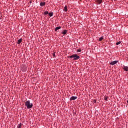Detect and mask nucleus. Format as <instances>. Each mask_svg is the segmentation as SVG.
<instances>
[{
    "label": "nucleus",
    "mask_w": 128,
    "mask_h": 128,
    "mask_svg": "<svg viewBox=\"0 0 128 128\" xmlns=\"http://www.w3.org/2000/svg\"><path fill=\"white\" fill-rule=\"evenodd\" d=\"M46 2H41L40 4V6H46Z\"/></svg>",
    "instance_id": "6e6552de"
},
{
    "label": "nucleus",
    "mask_w": 128,
    "mask_h": 128,
    "mask_svg": "<svg viewBox=\"0 0 128 128\" xmlns=\"http://www.w3.org/2000/svg\"><path fill=\"white\" fill-rule=\"evenodd\" d=\"M104 100H105L106 102H108V96L104 97Z\"/></svg>",
    "instance_id": "2eb2a0df"
},
{
    "label": "nucleus",
    "mask_w": 128,
    "mask_h": 128,
    "mask_svg": "<svg viewBox=\"0 0 128 128\" xmlns=\"http://www.w3.org/2000/svg\"><path fill=\"white\" fill-rule=\"evenodd\" d=\"M122 44V42H119L116 44V46H120Z\"/></svg>",
    "instance_id": "a211bd4d"
},
{
    "label": "nucleus",
    "mask_w": 128,
    "mask_h": 128,
    "mask_svg": "<svg viewBox=\"0 0 128 128\" xmlns=\"http://www.w3.org/2000/svg\"><path fill=\"white\" fill-rule=\"evenodd\" d=\"M78 100V97H76V96H72L70 98V102H72V100Z\"/></svg>",
    "instance_id": "39448f33"
},
{
    "label": "nucleus",
    "mask_w": 128,
    "mask_h": 128,
    "mask_svg": "<svg viewBox=\"0 0 128 128\" xmlns=\"http://www.w3.org/2000/svg\"><path fill=\"white\" fill-rule=\"evenodd\" d=\"M26 106L27 107L28 110H30V108H32L34 107V104H30V101L28 100L25 104Z\"/></svg>",
    "instance_id": "f03ea898"
},
{
    "label": "nucleus",
    "mask_w": 128,
    "mask_h": 128,
    "mask_svg": "<svg viewBox=\"0 0 128 128\" xmlns=\"http://www.w3.org/2000/svg\"><path fill=\"white\" fill-rule=\"evenodd\" d=\"M22 39L21 38V39L18 40V44H22Z\"/></svg>",
    "instance_id": "1a4fd4ad"
},
{
    "label": "nucleus",
    "mask_w": 128,
    "mask_h": 128,
    "mask_svg": "<svg viewBox=\"0 0 128 128\" xmlns=\"http://www.w3.org/2000/svg\"><path fill=\"white\" fill-rule=\"evenodd\" d=\"M32 2L30 1V3L32 4Z\"/></svg>",
    "instance_id": "4be33fe9"
},
{
    "label": "nucleus",
    "mask_w": 128,
    "mask_h": 128,
    "mask_svg": "<svg viewBox=\"0 0 128 128\" xmlns=\"http://www.w3.org/2000/svg\"><path fill=\"white\" fill-rule=\"evenodd\" d=\"M68 58H71V60H72L75 62L76 60H80V56H78L76 54H73L71 56H68Z\"/></svg>",
    "instance_id": "f257e3e1"
},
{
    "label": "nucleus",
    "mask_w": 128,
    "mask_h": 128,
    "mask_svg": "<svg viewBox=\"0 0 128 128\" xmlns=\"http://www.w3.org/2000/svg\"><path fill=\"white\" fill-rule=\"evenodd\" d=\"M96 4H102L104 2L102 0H96Z\"/></svg>",
    "instance_id": "20e7f679"
},
{
    "label": "nucleus",
    "mask_w": 128,
    "mask_h": 128,
    "mask_svg": "<svg viewBox=\"0 0 128 128\" xmlns=\"http://www.w3.org/2000/svg\"><path fill=\"white\" fill-rule=\"evenodd\" d=\"M22 126H24V124L20 123V124H19L17 127V128H22Z\"/></svg>",
    "instance_id": "9b49d317"
},
{
    "label": "nucleus",
    "mask_w": 128,
    "mask_h": 128,
    "mask_svg": "<svg viewBox=\"0 0 128 128\" xmlns=\"http://www.w3.org/2000/svg\"><path fill=\"white\" fill-rule=\"evenodd\" d=\"M64 12H68V6H66L64 8Z\"/></svg>",
    "instance_id": "f8f14e48"
},
{
    "label": "nucleus",
    "mask_w": 128,
    "mask_h": 128,
    "mask_svg": "<svg viewBox=\"0 0 128 128\" xmlns=\"http://www.w3.org/2000/svg\"><path fill=\"white\" fill-rule=\"evenodd\" d=\"M118 61H114V62H112L110 64H111V66H114V65L116 64H118Z\"/></svg>",
    "instance_id": "423d86ee"
},
{
    "label": "nucleus",
    "mask_w": 128,
    "mask_h": 128,
    "mask_svg": "<svg viewBox=\"0 0 128 128\" xmlns=\"http://www.w3.org/2000/svg\"><path fill=\"white\" fill-rule=\"evenodd\" d=\"M49 14L50 13H48V12H44V14L45 16H48V14Z\"/></svg>",
    "instance_id": "f3484780"
},
{
    "label": "nucleus",
    "mask_w": 128,
    "mask_h": 128,
    "mask_svg": "<svg viewBox=\"0 0 128 128\" xmlns=\"http://www.w3.org/2000/svg\"><path fill=\"white\" fill-rule=\"evenodd\" d=\"M104 40V37H102L99 39V42H102Z\"/></svg>",
    "instance_id": "dca6fc26"
},
{
    "label": "nucleus",
    "mask_w": 128,
    "mask_h": 128,
    "mask_svg": "<svg viewBox=\"0 0 128 128\" xmlns=\"http://www.w3.org/2000/svg\"><path fill=\"white\" fill-rule=\"evenodd\" d=\"M94 102V104H96V100H94V102Z\"/></svg>",
    "instance_id": "412c9836"
},
{
    "label": "nucleus",
    "mask_w": 128,
    "mask_h": 128,
    "mask_svg": "<svg viewBox=\"0 0 128 128\" xmlns=\"http://www.w3.org/2000/svg\"><path fill=\"white\" fill-rule=\"evenodd\" d=\"M49 16H50V18H52V16H54V12H52L49 13Z\"/></svg>",
    "instance_id": "ddd939ff"
},
{
    "label": "nucleus",
    "mask_w": 128,
    "mask_h": 128,
    "mask_svg": "<svg viewBox=\"0 0 128 128\" xmlns=\"http://www.w3.org/2000/svg\"><path fill=\"white\" fill-rule=\"evenodd\" d=\"M124 70L125 72H128V66H124Z\"/></svg>",
    "instance_id": "4468645a"
},
{
    "label": "nucleus",
    "mask_w": 128,
    "mask_h": 128,
    "mask_svg": "<svg viewBox=\"0 0 128 128\" xmlns=\"http://www.w3.org/2000/svg\"><path fill=\"white\" fill-rule=\"evenodd\" d=\"M60 28H62L61 26H58L55 29V32H58V30H60Z\"/></svg>",
    "instance_id": "9d476101"
},
{
    "label": "nucleus",
    "mask_w": 128,
    "mask_h": 128,
    "mask_svg": "<svg viewBox=\"0 0 128 128\" xmlns=\"http://www.w3.org/2000/svg\"><path fill=\"white\" fill-rule=\"evenodd\" d=\"M77 52H82V50L81 49L78 50Z\"/></svg>",
    "instance_id": "6ab92c4d"
},
{
    "label": "nucleus",
    "mask_w": 128,
    "mask_h": 128,
    "mask_svg": "<svg viewBox=\"0 0 128 128\" xmlns=\"http://www.w3.org/2000/svg\"><path fill=\"white\" fill-rule=\"evenodd\" d=\"M21 70L22 72H26V70H28V67L26 65H22L21 66Z\"/></svg>",
    "instance_id": "7ed1b4c3"
},
{
    "label": "nucleus",
    "mask_w": 128,
    "mask_h": 128,
    "mask_svg": "<svg viewBox=\"0 0 128 128\" xmlns=\"http://www.w3.org/2000/svg\"><path fill=\"white\" fill-rule=\"evenodd\" d=\"M54 58H56V52L53 54Z\"/></svg>",
    "instance_id": "aec40b11"
},
{
    "label": "nucleus",
    "mask_w": 128,
    "mask_h": 128,
    "mask_svg": "<svg viewBox=\"0 0 128 128\" xmlns=\"http://www.w3.org/2000/svg\"><path fill=\"white\" fill-rule=\"evenodd\" d=\"M62 34H64V36H66V34H68V30H64L62 32Z\"/></svg>",
    "instance_id": "0eeeda50"
},
{
    "label": "nucleus",
    "mask_w": 128,
    "mask_h": 128,
    "mask_svg": "<svg viewBox=\"0 0 128 128\" xmlns=\"http://www.w3.org/2000/svg\"><path fill=\"white\" fill-rule=\"evenodd\" d=\"M115 1L116 0H114Z\"/></svg>",
    "instance_id": "5701e85b"
}]
</instances>
